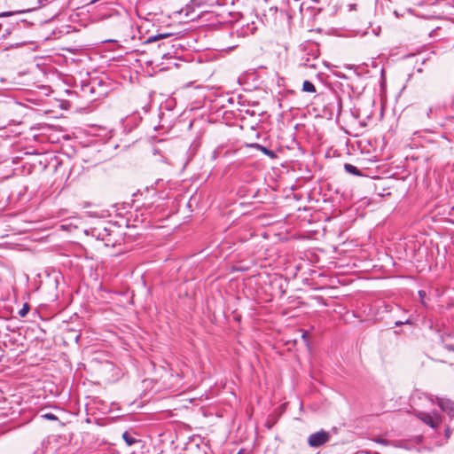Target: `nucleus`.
<instances>
[{
	"label": "nucleus",
	"instance_id": "8",
	"mask_svg": "<svg viewBox=\"0 0 454 454\" xmlns=\"http://www.w3.org/2000/svg\"><path fill=\"white\" fill-rule=\"evenodd\" d=\"M344 169L346 170V172H348V174H351L353 176H362L361 170L350 163H345Z\"/></svg>",
	"mask_w": 454,
	"mask_h": 454
},
{
	"label": "nucleus",
	"instance_id": "9",
	"mask_svg": "<svg viewBox=\"0 0 454 454\" xmlns=\"http://www.w3.org/2000/svg\"><path fill=\"white\" fill-rule=\"evenodd\" d=\"M302 90L305 92L314 93L316 92V87L311 82L306 80L303 82Z\"/></svg>",
	"mask_w": 454,
	"mask_h": 454
},
{
	"label": "nucleus",
	"instance_id": "1",
	"mask_svg": "<svg viewBox=\"0 0 454 454\" xmlns=\"http://www.w3.org/2000/svg\"><path fill=\"white\" fill-rule=\"evenodd\" d=\"M319 62L318 44L306 42L301 46L300 66L317 69Z\"/></svg>",
	"mask_w": 454,
	"mask_h": 454
},
{
	"label": "nucleus",
	"instance_id": "7",
	"mask_svg": "<svg viewBox=\"0 0 454 454\" xmlns=\"http://www.w3.org/2000/svg\"><path fill=\"white\" fill-rule=\"evenodd\" d=\"M122 439L123 441L125 442V443L128 445V446H132L134 445L135 443H137L140 442V440H137V438H135L130 433L125 431L123 434H122Z\"/></svg>",
	"mask_w": 454,
	"mask_h": 454
},
{
	"label": "nucleus",
	"instance_id": "4",
	"mask_svg": "<svg viewBox=\"0 0 454 454\" xmlns=\"http://www.w3.org/2000/svg\"><path fill=\"white\" fill-rule=\"evenodd\" d=\"M330 438V433L322 429L309 435L308 444L311 448H319L328 442Z\"/></svg>",
	"mask_w": 454,
	"mask_h": 454
},
{
	"label": "nucleus",
	"instance_id": "11",
	"mask_svg": "<svg viewBox=\"0 0 454 454\" xmlns=\"http://www.w3.org/2000/svg\"><path fill=\"white\" fill-rule=\"evenodd\" d=\"M194 5H213L217 0H192Z\"/></svg>",
	"mask_w": 454,
	"mask_h": 454
},
{
	"label": "nucleus",
	"instance_id": "15",
	"mask_svg": "<svg viewBox=\"0 0 454 454\" xmlns=\"http://www.w3.org/2000/svg\"><path fill=\"white\" fill-rule=\"evenodd\" d=\"M434 107L433 106H430L427 112V116L428 118H431L432 117V114H434Z\"/></svg>",
	"mask_w": 454,
	"mask_h": 454
},
{
	"label": "nucleus",
	"instance_id": "21",
	"mask_svg": "<svg viewBox=\"0 0 454 454\" xmlns=\"http://www.w3.org/2000/svg\"><path fill=\"white\" fill-rule=\"evenodd\" d=\"M95 82H97V80L92 81V83H95ZM98 85H102L103 82L100 80V81H98Z\"/></svg>",
	"mask_w": 454,
	"mask_h": 454
},
{
	"label": "nucleus",
	"instance_id": "12",
	"mask_svg": "<svg viewBox=\"0 0 454 454\" xmlns=\"http://www.w3.org/2000/svg\"><path fill=\"white\" fill-rule=\"evenodd\" d=\"M41 417L45 419H48V420H52V421L58 420V417L55 414L51 413V412L42 414Z\"/></svg>",
	"mask_w": 454,
	"mask_h": 454
},
{
	"label": "nucleus",
	"instance_id": "2",
	"mask_svg": "<svg viewBox=\"0 0 454 454\" xmlns=\"http://www.w3.org/2000/svg\"><path fill=\"white\" fill-rule=\"evenodd\" d=\"M173 35L171 33H157L155 35H148L144 43L145 44H152L154 43H158L157 47L160 50L159 55L163 59L165 58L169 52H167L165 51V48H168L169 46V43L164 42L165 39H168L171 37Z\"/></svg>",
	"mask_w": 454,
	"mask_h": 454
},
{
	"label": "nucleus",
	"instance_id": "19",
	"mask_svg": "<svg viewBox=\"0 0 454 454\" xmlns=\"http://www.w3.org/2000/svg\"><path fill=\"white\" fill-rule=\"evenodd\" d=\"M13 13L14 12H4L0 13V17H8V16L12 15Z\"/></svg>",
	"mask_w": 454,
	"mask_h": 454
},
{
	"label": "nucleus",
	"instance_id": "5",
	"mask_svg": "<svg viewBox=\"0 0 454 454\" xmlns=\"http://www.w3.org/2000/svg\"><path fill=\"white\" fill-rule=\"evenodd\" d=\"M436 403L440 409L447 413L450 418L454 417V402L450 399L437 397Z\"/></svg>",
	"mask_w": 454,
	"mask_h": 454
},
{
	"label": "nucleus",
	"instance_id": "6",
	"mask_svg": "<svg viewBox=\"0 0 454 454\" xmlns=\"http://www.w3.org/2000/svg\"><path fill=\"white\" fill-rule=\"evenodd\" d=\"M250 147L261 151L264 155L268 156L270 159H276L277 158V153L274 151L270 150L267 147H265V146H263V145H260L258 143L251 144Z\"/></svg>",
	"mask_w": 454,
	"mask_h": 454
},
{
	"label": "nucleus",
	"instance_id": "17",
	"mask_svg": "<svg viewBox=\"0 0 454 454\" xmlns=\"http://www.w3.org/2000/svg\"><path fill=\"white\" fill-rule=\"evenodd\" d=\"M444 348L449 351H454V344H445Z\"/></svg>",
	"mask_w": 454,
	"mask_h": 454
},
{
	"label": "nucleus",
	"instance_id": "22",
	"mask_svg": "<svg viewBox=\"0 0 454 454\" xmlns=\"http://www.w3.org/2000/svg\"><path fill=\"white\" fill-rule=\"evenodd\" d=\"M90 92L93 93L94 92V87H91L90 89Z\"/></svg>",
	"mask_w": 454,
	"mask_h": 454
},
{
	"label": "nucleus",
	"instance_id": "3",
	"mask_svg": "<svg viewBox=\"0 0 454 454\" xmlns=\"http://www.w3.org/2000/svg\"><path fill=\"white\" fill-rule=\"evenodd\" d=\"M417 417L430 427L436 429L442 423V417L438 411L432 412L419 411Z\"/></svg>",
	"mask_w": 454,
	"mask_h": 454
},
{
	"label": "nucleus",
	"instance_id": "14",
	"mask_svg": "<svg viewBox=\"0 0 454 454\" xmlns=\"http://www.w3.org/2000/svg\"><path fill=\"white\" fill-rule=\"evenodd\" d=\"M418 294H419V299H420V302L426 307L427 306V303L425 301V298L427 296L426 291L419 290Z\"/></svg>",
	"mask_w": 454,
	"mask_h": 454
},
{
	"label": "nucleus",
	"instance_id": "23",
	"mask_svg": "<svg viewBox=\"0 0 454 454\" xmlns=\"http://www.w3.org/2000/svg\"><path fill=\"white\" fill-rule=\"evenodd\" d=\"M238 454H240V451Z\"/></svg>",
	"mask_w": 454,
	"mask_h": 454
},
{
	"label": "nucleus",
	"instance_id": "18",
	"mask_svg": "<svg viewBox=\"0 0 454 454\" xmlns=\"http://www.w3.org/2000/svg\"><path fill=\"white\" fill-rule=\"evenodd\" d=\"M404 324H410V321H409V320H406V321H404V322H403V321H396V322L395 323V326H400V325H404Z\"/></svg>",
	"mask_w": 454,
	"mask_h": 454
},
{
	"label": "nucleus",
	"instance_id": "20",
	"mask_svg": "<svg viewBox=\"0 0 454 454\" xmlns=\"http://www.w3.org/2000/svg\"><path fill=\"white\" fill-rule=\"evenodd\" d=\"M20 22L23 23L24 27H29L33 25L32 22L27 21L25 20H22Z\"/></svg>",
	"mask_w": 454,
	"mask_h": 454
},
{
	"label": "nucleus",
	"instance_id": "16",
	"mask_svg": "<svg viewBox=\"0 0 454 454\" xmlns=\"http://www.w3.org/2000/svg\"><path fill=\"white\" fill-rule=\"evenodd\" d=\"M451 433H452V432H451V429H450L449 427H447L445 428V437H446V438H450V435H451Z\"/></svg>",
	"mask_w": 454,
	"mask_h": 454
},
{
	"label": "nucleus",
	"instance_id": "13",
	"mask_svg": "<svg viewBox=\"0 0 454 454\" xmlns=\"http://www.w3.org/2000/svg\"><path fill=\"white\" fill-rule=\"evenodd\" d=\"M29 309H30L29 305L27 303H25L23 305V308L19 311V315L20 317H25L28 313Z\"/></svg>",
	"mask_w": 454,
	"mask_h": 454
},
{
	"label": "nucleus",
	"instance_id": "10",
	"mask_svg": "<svg viewBox=\"0 0 454 454\" xmlns=\"http://www.w3.org/2000/svg\"><path fill=\"white\" fill-rule=\"evenodd\" d=\"M51 1V0H37V3H38V6L37 7H33V8L27 9V10H23V11H18L15 13H24V12H28L35 11V10L38 9L39 7H41V6H45Z\"/></svg>",
	"mask_w": 454,
	"mask_h": 454
}]
</instances>
